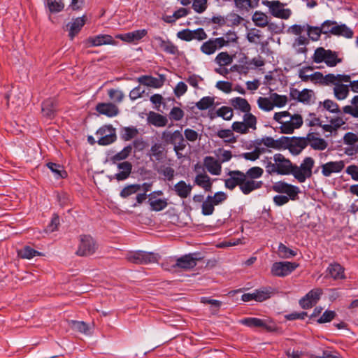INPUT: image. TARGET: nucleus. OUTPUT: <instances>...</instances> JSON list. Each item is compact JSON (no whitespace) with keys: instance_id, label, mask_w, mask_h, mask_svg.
I'll return each mask as SVG.
<instances>
[{"instance_id":"obj_1","label":"nucleus","mask_w":358,"mask_h":358,"mask_svg":"<svg viewBox=\"0 0 358 358\" xmlns=\"http://www.w3.org/2000/svg\"><path fill=\"white\" fill-rule=\"evenodd\" d=\"M264 174V170L259 166H253L245 173L241 171H230L229 178L224 180L225 187L233 190L238 186L241 192L248 195L252 192L262 187L264 182L258 180Z\"/></svg>"},{"instance_id":"obj_2","label":"nucleus","mask_w":358,"mask_h":358,"mask_svg":"<svg viewBox=\"0 0 358 358\" xmlns=\"http://www.w3.org/2000/svg\"><path fill=\"white\" fill-rule=\"evenodd\" d=\"M265 168L270 174L292 175L293 164L282 154L276 153L273 157V162L268 161Z\"/></svg>"},{"instance_id":"obj_3","label":"nucleus","mask_w":358,"mask_h":358,"mask_svg":"<svg viewBox=\"0 0 358 358\" xmlns=\"http://www.w3.org/2000/svg\"><path fill=\"white\" fill-rule=\"evenodd\" d=\"M312 59L316 64L324 62L329 67H335L342 62V58L338 57V52L329 49L326 50L322 47L315 49Z\"/></svg>"},{"instance_id":"obj_4","label":"nucleus","mask_w":358,"mask_h":358,"mask_svg":"<svg viewBox=\"0 0 358 358\" xmlns=\"http://www.w3.org/2000/svg\"><path fill=\"white\" fill-rule=\"evenodd\" d=\"M314 165V159L310 157H306L303 159L300 166L293 164L292 176L299 182L303 183L306 179L312 176V169Z\"/></svg>"},{"instance_id":"obj_5","label":"nucleus","mask_w":358,"mask_h":358,"mask_svg":"<svg viewBox=\"0 0 358 358\" xmlns=\"http://www.w3.org/2000/svg\"><path fill=\"white\" fill-rule=\"evenodd\" d=\"M272 190L278 194H285V196L290 198V200L294 201L298 198V194L301 192L298 186L293 185L285 181L280 180L273 184Z\"/></svg>"},{"instance_id":"obj_6","label":"nucleus","mask_w":358,"mask_h":358,"mask_svg":"<svg viewBox=\"0 0 358 358\" xmlns=\"http://www.w3.org/2000/svg\"><path fill=\"white\" fill-rule=\"evenodd\" d=\"M282 148L288 149L294 155H299L303 150L307 146L306 137H293L289 138L282 136Z\"/></svg>"},{"instance_id":"obj_7","label":"nucleus","mask_w":358,"mask_h":358,"mask_svg":"<svg viewBox=\"0 0 358 358\" xmlns=\"http://www.w3.org/2000/svg\"><path fill=\"white\" fill-rule=\"evenodd\" d=\"M97 143L101 145H108L116 140L115 129L111 125H104L96 132Z\"/></svg>"},{"instance_id":"obj_8","label":"nucleus","mask_w":358,"mask_h":358,"mask_svg":"<svg viewBox=\"0 0 358 358\" xmlns=\"http://www.w3.org/2000/svg\"><path fill=\"white\" fill-rule=\"evenodd\" d=\"M263 3L269 8L271 14L277 18L287 20L292 15L289 8H285L284 4L279 1H265Z\"/></svg>"},{"instance_id":"obj_9","label":"nucleus","mask_w":358,"mask_h":358,"mask_svg":"<svg viewBox=\"0 0 358 358\" xmlns=\"http://www.w3.org/2000/svg\"><path fill=\"white\" fill-rule=\"evenodd\" d=\"M299 264L295 262H278L273 264L271 273L274 276L285 277L289 275L294 271Z\"/></svg>"},{"instance_id":"obj_10","label":"nucleus","mask_w":358,"mask_h":358,"mask_svg":"<svg viewBox=\"0 0 358 358\" xmlns=\"http://www.w3.org/2000/svg\"><path fill=\"white\" fill-rule=\"evenodd\" d=\"M127 259L134 264H149L157 261V255L153 252L136 251L127 255Z\"/></svg>"},{"instance_id":"obj_11","label":"nucleus","mask_w":358,"mask_h":358,"mask_svg":"<svg viewBox=\"0 0 358 358\" xmlns=\"http://www.w3.org/2000/svg\"><path fill=\"white\" fill-rule=\"evenodd\" d=\"M80 244L76 254L78 256H90L94 254L96 250V243L93 238L89 235L80 236Z\"/></svg>"},{"instance_id":"obj_12","label":"nucleus","mask_w":358,"mask_h":358,"mask_svg":"<svg viewBox=\"0 0 358 358\" xmlns=\"http://www.w3.org/2000/svg\"><path fill=\"white\" fill-rule=\"evenodd\" d=\"M290 96L292 99L302 103L305 105H310L314 103L315 99V92L312 90L303 89L299 91L297 89H292Z\"/></svg>"},{"instance_id":"obj_13","label":"nucleus","mask_w":358,"mask_h":358,"mask_svg":"<svg viewBox=\"0 0 358 358\" xmlns=\"http://www.w3.org/2000/svg\"><path fill=\"white\" fill-rule=\"evenodd\" d=\"M323 292L321 288H315L309 291L299 300V305L303 309H309L320 300Z\"/></svg>"},{"instance_id":"obj_14","label":"nucleus","mask_w":358,"mask_h":358,"mask_svg":"<svg viewBox=\"0 0 358 358\" xmlns=\"http://www.w3.org/2000/svg\"><path fill=\"white\" fill-rule=\"evenodd\" d=\"M303 124V118L299 114H294L289 117V120H285L282 122L280 129L283 134H292L293 131L299 129Z\"/></svg>"},{"instance_id":"obj_15","label":"nucleus","mask_w":358,"mask_h":358,"mask_svg":"<svg viewBox=\"0 0 358 358\" xmlns=\"http://www.w3.org/2000/svg\"><path fill=\"white\" fill-rule=\"evenodd\" d=\"M85 43L88 47H96L103 45H116L117 44V42L109 34H99L90 36L86 40Z\"/></svg>"},{"instance_id":"obj_16","label":"nucleus","mask_w":358,"mask_h":358,"mask_svg":"<svg viewBox=\"0 0 358 358\" xmlns=\"http://www.w3.org/2000/svg\"><path fill=\"white\" fill-rule=\"evenodd\" d=\"M198 258L196 254H188L178 258L173 265V268H180L185 270L193 268L196 265Z\"/></svg>"},{"instance_id":"obj_17","label":"nucleus","mask_w":358,"mask_h":358,"mask_svg":"<svg viewBox=\"0 0 358 358\" xmlns=\"http://www.w3.org/2000/svg\"><path fill=\"white\" fill-rule=\"evenodd\" d=\"M306 141L307 145H310L315 150L322 151L328 147V143L315 133H308L306 136Z\"/></svg>"},{"instance_id":"obj_18","label":"nucleus","mask_w":358,"mask_h":358,"mask_svg":"<svg viewBox=\"0 0 358 358\" xmlns=\"http://www.w3.org/2000/svg\"><path fill=\"white\" fill-rule=\"evenodd\" d=\"M154 43L157 47L167 54L176 55L178 53V48L169 40H164L161 36H155Z\"/></svg>"},{"instance_id":"obj_19","label":"nucleus","mask_w":358,"mask_h":358,"mask_svg":"<svg viewBox=\"0 0 358 358\" xmlns=\"http://www.w3.org/2000/svg\"><path fill=\"white\" fill-rule=\"evenodd\" d=\"M223 41L222 38H210L201 45L200 50L205 55H213L218 48L223 47Z\"/></svg>"},{"instance_id":"obj_20","label":"nucleus","mask_w":358,"mask_h":358,"mask_svg":"<svg viewBox=\"0 0 358 358\" xmlns=\"http://www.w3.org/2000/svg\"><path fill=\"white\" fill-rule=\"evenodd\" d=\"M345 164L342 160L329 162L321 166L322 173L325 177H329L332 173H338L344 169Z\"/></svg>"},{"instance_id":"obj_21","label":"nucleus","mask_w":358,"mask_h":358,"mask_svg":"<svg viewBox=\"0 0 358 358\" xmlns=\"http://www.w3.org/2000/svg\"><path fill=\"white\" fill-rule=\"evenodd\" d=\"M147 33L148 31L145 29H138L125 34H117L115 36V38L127 43H136L145 36Z\"/></svg>"},{"instance_id":"obj_22","label":"nucleus","mask_w":358,"mask_h":358,"mask_svg":"<svg viewBox=\"0 0 358 358\" xmlns=\"http://www.w3.org/2000/svg\"><path fill=\"white\" fill-rule=\"evenodd\" d=\"M350 82V76L344 74L329 73L324 76L323 85H334V87L339 83Z\"/></svg>"},{"instance_id":"obj_23","label":"nucleus","mask_w":358,"mask_h":358,"mask_svg":"<svg viewBox=\"0 0 358 358\" xmlns=\"http://www.w3.org/2000/svg\"><path fill=\"white\" fill-rule=\"evenodd\" d=\"M203 164L207 171L212 175L219 176L222 171L221 163L211 156H207L203 159Z\"/></svg>"},{"instance_id":"obj_24","label":"nucleus","mask_w":358,"mask_h":358,"mask_svg":"<svg viewBox=\"0 0 358 358\" xmlns=\"http://www.w3.org/2000/svg\"><path fill=\"white\" fill-rule=\"evenodd\" d=\"M85 23V16L72 19V21L67 24L69 28V36L71 40L81 30Z\"/></svg>"},{"instance_id":"obj_25","label":"nucleus","mask_w":358,"mask_h":358,"mask_svg":"<svg viewBox=\"0 0 358 358\" xmlns=\"http://www.w3.org/2000/svg\"><path fill=\"white\" fill-rule=\"evenodd\" d=\"M116 164L120 172L115 174L114 178L118 181L127 179L131 173L132 164L127 161L117 163Z\"/></svg>"},{"instance_id":"obj_26","label":"nucleus","mask_w":358,"mask_h":358,"mask_svg":"<svg viewBox=\"0 0 358 358\" xmlns=\"http://www.w3.org/2000/svg\"><path fill=\"white\" fill-rule=\"evenodd\" d=\"M240 323L249 327H262L269 331L273 329L266 320L257 317H246L241 320Z\"/></svg>"},{"instance_id":"obj_27","label":"nucleus","mask_w":358,"mask_h":358,"mask_svg":"<svg viewBox=\"0 0 358 358\" xmlns=\"http://www.w3.org/2000/svg\"><path fill=\"white\" fill-rule=\"evenodd\" d=\"M98 113L108 117H115L118 113V108L111 103H99L96 106Z\"/></svg>"},{"instance_id":"obj_28","label":"nucleus","mask_w":358,"mask_h":358,"mask_svg":"<svg viewBox=\"0 0 358 358\" xmlns=\"http://www.w3.org/2000/svg\"><path fill=\"white\" fill-rule=\"evenodd\" d=\"M331 34L338 36H343L351 38L353 36V31L345 24H338L337 22L330 30Z\"/></svg>"},{"instance_id":"obj_29","label":"nucleus","mask_w":358,"mask_h":358,"mask_svg":"<svg viewBox=\"0 0 358 358\" xmlns=\"http://www.w3.org/2000/svg\"><path fill=\"white\" fill-rule=\"evenodd\" d=\"M173 189L179 197L186 199L191 194L192 186L180 180L174 185Z\"/></svg>"},{"instance_id":"obj_30","label":"nucleus","mask_w":358,"mask_h":358,"mask_svg":"<svg viewBox=\"0 0 358 358\" xmlns=\"http://www.w3.org/2000/svg\"><path fill=\"white\" fill-rule=\"evenodd\" d=\"M232 107L243 113L250 112L251 106L247 99L242 97H234L230 99Z\"/></svg>"},{"instance_id":"obj_31","label":"nucleus","mask_w":358,"mask_h":358,"mask_svg":"<svg viewBox=\"0 0 358 358\" xmlns=\"http://www.w3.org/2000/svg\"><path fill=\"white\" fill-rule=\"evenodd\" d=\"M194 184L203 188L206 192H210L213 180L206 173H199L194 178Z\"/></svg>"},{"instance_id":"obj_32","label":"nucleus","mask_w":358,"mask_h":358,"mask_svg":"<svg viewBox=\"0 0 358 358\" xmlns=\"http://www.w3.org/2000/svg\"><path fill=\"white\" fill-rule=\"evenodd\" d=\"M43 115L48 119H52L56 112L55 102L52 99L45 100L41 108Z\"/></svg>"},{"instance_id":"obj_33","label":"nucleus","mask_w":358,"mask_h":358,"mask_svg":"<svg viewBox=\"0 0 358 358\" xmlns=\"http://www.w3.org/2000/svg\"><path fill=\"white\" fill-rule=\"evenodd\" d=\"M330 276L334 280H342L345 278V268L338 263L330 264L327 268Z\"/></svg>"},{"instance_id":"obj_34","label":"nucleus","mask_w":358,"mask_h":358,"mask_svg":"<svg viewBox=\"0 0 358 358\" xmlns=\"http://www.w3.org/2000/svg\"><path fill=\"white\" fill-rule=\"evenodd\" d=\"M147 120L149 124L158 127H164L167 124L166 117L153 111H150L148 114Z\"/></svg>"},{"instance_id":"obj_35","label":"nucleus","mask_w":358,"mask_h":358,"mask_svg":"<svg viewBox=\"0 0 358 358\" xmlns=\"http://www.w3.org/2000/svg\"><path fill=\"white\" fill-rule=\"evenodd\" d=\"M137 80L139 83L153 88H159L163 85V81L161 79L151 76H141Z\"/></svg>"},{"instance_id":"obj_36","label":"nucleus","mask_w":358,"mask_h":358,"mask_svg":"<svg viewBox=\"0 0 358 358\" xmlns=\"http://www.w3.org/2000/svg\"><path fill=\"white\" fill-rule=\"evenodd\" d=\"M131 152L132 146L131 145L125 146L121 151L110 156L109 157V161L113 164H116L118 162L127 159L128 157L131 155Z\"/></svg>"},{"instance_id":"obj_37","label":"nucleus","mask_w":358,"mask_h":358,"mask_svg":"<svg viewBox=\"0 0 358 358\" xmlns=\"http://www.w3.org/2000/svg\"><path fill=\"white\" fill-rule=\"evenodd\" d=\"M256 301L263 302L270 299L274 294V289L271 287H262L255 289Z\"/></svg>"},{"instance_id":"obj_38","label":"nucleus","mask_w":358,"mask_h":358,"mask_svg":"<svg viewBox=\"0 0 358 358\" xmlns=\"http://www.w3.org/2000/svg\"><path fill=\"white\" fill-rule=\"evenodd\" d=\"M149 204L154 211H160L164 210L168 206L166 199H157L156 196L149 197Z\"/></svg>"},{"instance_id":"obj_39","label":"nucleus","mask_w":358,"mask_h":358,"mask_svg":"<svg viewBox=\"0 0 358 358\" xmlns=\"http://www.w3.org/2000/svg\"><path fill=\"white\" fill-rule=\"evenodd\" d=\"M181 134L182 133L178 130L173 132L166 130L162 134V139L166 144L173 145L177 140L180 139V136Z\"/></svg>"},{"instance_id":"obj_40","label":"nucleus","mask_w":358,"mask_h":358,"mask_svg":"<svg viewBox=\"0 0 358 358\" xmlns=\"http://www.w3.org/2000/svg\"><path fill=\"white\" fill-rule=\"evenodd\" d=\"M138 134V129L135 127H123L120 131V138L124 141H129Z\"/></svg>"},{"instance_id":"obj_41","label":"nucleus","mask_w":358,"mask_h":358,"mask_svg":"<svg viewBox=\"0 0 358 358\" xmlns=\"http://www.w3.org/2000/svg\"><path fill=\"white\" fill-rule=\"evenodd\" d=\"M334 94L338 100H343L349 94V85L339 83L334 87Z\"/></svg>"},{"instance_id":"obj_42","label":"nucleus","mask_w":358,"mask_h":358,"mask_svg":"<svg viewBox=\"0 0 358 358\" xmlns=\"http://www.w3.org/2000/svg\"><path fill=\"white\" fill-rule=\"evenodd\" d=\"M17 255L22 259H31L36 256L41 255V253L30 246H25L17 251Z\"/></svg>"},{"instance_id":"obj_43","label":"nucleus","mask_w":358,"mask_h":358,"mask_svg":"<svg viewBox=\"0 0 358 358\" xmlns=\"http://www.w3.org/2000/svg\"><path fill=\"white\" fill-rule=\"evenodd\" d=\"M45 6L49 11L52 13H59L64 8L63 0H47Z\"/></svg>"},{"instance_id":"obj_44","label":"nucleus","mask_w":358,"mask_h":358,"mask_svg":"<svg viewBox=\"0 0 358 358\" xmlns=\"http://www.w3.org/2000/svg\"><path fill=\"white\" fill-rule=\"evenodd\" d=\"M164 148L161 143H156L151 146L150 152V156L154 157L156 161H160L164 157Z\"/></svg>"},{"instance_id":"obj_45","label":"nucleus","mask_w":358,"mask_h":358,"mask_svg":"<svg viewBox=\"0 0 358 358\" xmlns=\"http://www.w3.org/2000/svg\"><path fill=\"white\" fill-rule=\"evenodd\" d=\"M71 328L78 332L85 334L86 335L90 334V328L88 324L83 321L71 320L70 322Z\"/></svg>"},{"instance_id":"obj_46","label":"nucleus","mask_w":358,"mask_h":358,"mask_svg":"<svg viewBox=\"0 0 358 358\" xmlns=\"http://www.w3.org/2000/svg\"><path fill=\"white\" fill-rule=\"evenodd\" d=\"M252 20L255 24L259 27H264L268 23V16L262 12H255L252 17Z\"/></svg>"},{"instance_id":"obj_47","label":"nucleus","mask_w":358,"mask_h":358,"mask_svg":"<svg viewBox=\"0 0 358 358\" xmlns=\"http://www.w3.org/2000/svg\"><path fill=\"white\" fill-rule=\"evenodd\" d=\"M258 107L264 111H271L273 110V104L271 97L259 96L257 101Z\"/></svg>"},{"instance_id":"obj_48","label":"nucleus","mask_w":358,"mask_h":358,"mask_svg":"<svg viewBox=\"0 0 358 358\" xmlns=\"http://www.w3.org/2000/svg\"><path fill=\"white\" fill-rule=\"evenodd\" d=\"M282 137L278 140H275L272 137H265L262 139V143L265 146L268 148H275V149H280L282 148Z\"/></svg>"},{"instance_id":"obj_49","label":"nucleus","mask_w":358,"mask_h":358,"mask_svg":"<svg viewBox=\"0 0 358 358\" xmlns=\"http://www.w3.org/2000/svg\"><path fill=\"white\" fill-rule=\"evenodd\" d=\"M215 62L220 66H224L231 64L233 59L227 52H222L216 56Z\"/></svg>"},{"instance_id":"obj_50","label":"nucleus","mask_w":358,"mask_h":358,"mask_svg":"<svg viewBox=\"0 0 358 358\" xmlns=\"http://www.w3.org/2000/svg\"><path fill=\"white\" fill-rule=\"evenodd\" d=\"M47 166L54 173L55 178H63L66 176V171L63 170V168L57 164L49 162L47 164Z\"/></svg>"},{"instance_id":"obj_51","label":"nucleus","mask_w":358,"mask_h":358,"mask_svg":"<svg viewBox=\"0 0 358 358\" xmlns=\"http://www.w3.org/2000/svg\"><path fill=\"white\" fill-rule=\"evenodd\" d=\"M173 145L177 157L178 159L182 158L183 155L181 153V152L183 151L187 146V143L185 141L182 134L180 136V139L177 140Z\"/></svg>"},{"instance_id":"obj_52","label":"nucleus","mask_w":358,"mask_h":358,"mask_svg":"<svg viewBox=\"0 0 358 358\" xmlns=\"http://www.w3.org/2000/svg\"><path fill=\"white\" fill-rule=\"evenodd\" d=\"M306 31L308 37L313 41H317L320 39V36L323 34L320 27H313L307 24Z\"/></svg>"},{"instance_id":"obj_53","label":"nucleus","mask_w":358,"mask_h":358,"mask_svg":"<svg viewBox=\"0 0 358 358\" xmlns=\"http://www.w3.org/2000/svg\"><path fill=\"white\" fill-rule=\"evenodd\" d=\"M270 97L271 99L272 100L273 108H275V106L282 108L285 106L287 102V98L285 95H280L277 93H272L271 94Z\"/></svg>"},{"instance_id":"obj_54","label":"nucleus","mask_w":358,"mask_h":358,"mask_svg":"<svg viewBox=\"0 0 358 358\" xmlns=\"http://www.w3.org/2000/svg\"><path fill=\"white\" fill-rule=\"evenodd\" d=\"M214 206H215L211 201V196H208L206 200L203 202L201 206V213L203 215H210L214 212Z\"/></svg>"},{"instance_id":"obj_55","label":"nucleus","mask_w":358,"mask_h":358,"mask_svg":"<svg viewBox=\"0 0 358 358\" xmlns=\"http://www.w3.org/2000/svg\"><path fill=\"white\" fill-rule=\"evenodd\" d=\"M243 122L249 130L250 129L252 130H255L257 129V117L253 114L250 113V112L244 113Z\"/></svg>"},{"instance_id":"obj_56","label":"nucleus","mask_w":358,"mask_h":358,"mask_svg":"<svg viewBox=\"0 0 358 358\" xmlns=\"http://www.w3.org/2000/svg\"><path fill=\"white\" fill-rule=\"evenodd\" d=\"M243 21V18L235 13H230L226 16V22L229 27L238 26Z\"/></svg>"},{"instance_id":"obj_57","label":"nucleus","mask_w":358,"mask_h":358,"mask_svg":"<svg viewBox=\"0 0 358 358\" xmlns=\"http://www.w3.org/2000/svg\"><path fill=\"white\" fill-rule=\"evenodd\" d=\"M214 104V98L210 96H204L196 103V106L199 110H206Z\"/></svg>"},{"instance_id":"obj_58","label":"nucleus","mask_w":358,"mask_h":358,"mask_svg":"<svg viewBox=\"0 0 358 358\" xmlns=\"http://www.w3.org/2000/svg\"><path fill=\"white\" fill-rule=\"evenodd\" d=\"M217 136L224 139L225 142L232 143L235 141L233 130L220 129L217 131Z\"/></svg>"},{"instance_id":"obj_59","label":"nucleus","mask_w":358,"mask_h":358,"mask_svg":"<svg viewBox=\"0 0 358 358\" xmlns=\"http://www.w3.org/2000/svg\"><path fill=\"white\" fill-rule=\"evenodd\" d=\"M208 7V0H194L192 8L197 13H203Z\"/></svg>"},{"instance_id":"obj_60","label":"nucleus","mask_w":358,"mask_h":358,"mask_svg":"<svg viewBox=\"0 0 358 358\" xmlns=\"http://www.w3.org/2000/svg\"><path fill=\"white\" fill-rule=\"evenodd\" d=\"M278 252L282 258H290L296 255V252L287 248L282 243L278 246Z\"/></svg>"},{"instance_id":"obj_61","label":"nucleus","mask_w":358,"mask_h":358,"mask_svg":"<svg viewBox=\"0 0 358 358\" xmlns=\"http://www.w3.org/2000/svg\"><path fill=\"white\" fill-rule=\"evenodd\" d=\"M336 313L334 310H327L317 320V322L318 324H323L327 322H330L331 320L334 319Z\"/></svg>"},{"instance_id":"obj_62","label":"nucleus","mask_w":358,"mask_h":358,"mask_svg":"<svg viewBox=\"0 0 358 358\" xmlns=\"http://www.w3.org/2000/svg\"><path fill=\"white\" fill-rule=\"evenodd\" d=\"M140 189L139 185H130L122 189L120 196L122 198H127L129 196L135 194Z\"/></svg>"},{"instance_id":"obj_63","label":"nucleus","mask_w":358,"mask_h":358,"mask_svg":"<svg viewBox=\"0 0 358 358\" xmlns=\"http://www.w3.org/2000/svg\"><path fill=\"white\" fill-rule=\"evenodd\" d=\"M217 115L225 120H230L233 117V111L230 107L222 106L217 110Z\"/></svg>"},{"instance_id":"obj_64","label":"nucleus","mask_w":358,"mask_h":358,"mask_svg":"<svg viewBox=\"0 0 358 358\" xmlns=\"http://www.w3.org/2000/svg\"><path fill=\"white\" fill-rule=\"evenodd\" d=\"M322 106L324 108L332 113H339L338 105L332 100L326 99L323 101Z\"/></svg>"}]
</instances>
